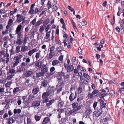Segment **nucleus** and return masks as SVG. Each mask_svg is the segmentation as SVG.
Segmentation results:
<instances>
[{"label":"nucleus","mask_w":124,"mask_h":124,"mask_svg":"<svg viewBox=\"0 0 124 124\" xmlns=\"http://www.w3.org/2000/svg\"><path fill=\"white\" fill-rule=\"evenodd\" d=\"M54 86H49L48 87L47 91L46 92L48 93V95H50L51 93H54Z\"/></svg>","instance_id":"6e6552de"},{"label":"nucleus","mask_w":124,"mask_h":124,"mask_svg":"<svg viewBox=\"0 0 124 124\" xmlns=\"http://www.w3.org/2000/svg\"><path fill=\"white\" fill-rule=\"evenodd\" d=\"M61 62H59L58 60L55 59L53 60L52 62V65L54 66H58L61 64Z\"/></svg>","instance_id":"0eeeda50"},{"label":"nucleus","mask_w":124,"mask_h":124,"mask_svg":"<svg viewBox=\"0 0 124 124\" xmlns=\"http://www.w3.org/2000/svg\"><path fill=\"white\" fill-rule=\"evenodd\" d=\"M78 109H73L70 110L68 113V116H70L71 115H72L73 114H74L75 115L76 113V112L78 111Z\"/></svg>","instance_id":"9d476101"},{"label":"nucleus","mask_w":124,"mask_h":124,"mask_svg":"<svg viewBox=\"0 0 124 124\" xmlns=\"http://www.w3.org/2000/svg\"><path fill=\"white\" fill-rule=\"evenodd\" d=\"M74 67L73 65H71L70 63V65H68L66 69V70L67 72L72 71L74 69Z\"/></svg>","instance_id":"ddd939ff"},{"label":"nucleus","mask_w":124,"mask_h":124,"mask_svg":"<svg viewBox=\"0 0 124 124\" xmlns=\"http://www.w3.org/2000/svg\"><path fill=\"white\" fill-rule=\"evenodd\" d=\"M20 90V89L19 87H16L14 88L13 90V93L14 94H16Z\"/></svg>","instance_id":"bb28decb"},{"label":"nucleus","mask_w":124,"mask_h":124,"mask_svg":"<svg viewBox=\"0 0 124 124\" xmlns=\"http://www.w3.org/2000/svg\"><path fill=\"white\" fill-rule=\"evenodd\" d=\"M46 102V106L47 107H49L53 102V101H43V103Z\"/></svg>","instance_id":"c85d7f7f"},{"label":"nucleus","mask_w":124,"mask_h":124,"mask_svg":"<svg viewBox=\"0 0 124 124\" xmlns=\"http://www.w3.org/2000/svg\"><path fill=\"white\" fill-rule=\"evenodd\" d=\"M42 62L41 61H38L36 62L35 64V67H40V68H41V67L42 66Z\"/></svg>","instance_id":"b1692460"},{"label":"nucleus","mask_w":124,"mask_h":124,"mask_svg":"<svg viewBox=\"0 0 124 124\" xmlns=\"http://www.w3.org/2000/svg\"><path fill=\"white\" fill-rule=\"evenodd\" d=\"M22 46L21 52H23L26 51L28 48L27 46Z\"/></svg>","instance_id":"cd10ccee"},{"label":"nucleus","mask_w":124,"mask_h":124,"mask_svg":"<svg viewBox=\"0 0 124 124\" xmlns=\"http://www.w3.org/2000/svg\"><path fill=\"white\" fill-rule=\"evenodd\" d=\"M41 118V117L38 115H35L34 116V118L36 121H39Z\"/></svg>","instance_id":"c03bdc74"},{"label":"nucleus","mask_w":124,"mask_h":124,"mask_svg":"<svg viewBox=\"0 0 124 124\" xmlns=\"http://www.w3.org/2000/svg\"><path fill=\"white\" fill-rule=\"evenodd\" d=\"M9 28L8 27V28H7V26L6 27V30L4 31H3L2 32V35H5L6 34L8 33V29H9Z\"/></svg>","instance_id":"4c0bfd02"},{"label":"nucleus","mask_w":124,"mask_h":124,"mask_svg":"<svg viewBox=\"0 0 124 124\" xmlns=\"http://www.w3.org/2000/svg\"><path fill=\"white\" fill-rule=\"evenodd\" d=\"M55 48V46H52L50 48L49 51L54 52V51Z\"/></svg>","instance_id":"052dcab7"},{"label":"nucleus","mask_w":124,"mask_h":124,"mask_svg":"<svg viewBox=\"0 0 124 124\" xmlns=\"http://www.w3.org/2000/svg\"><path fill=\"white\" fill-rule=\"evenodd\" d=\"M100 94L99 95V97L101 98H102L107 95V94L106 93H100Z\"/></svg>","instance_id":"ea45409f"},{"label":"nucleus","mask_w":124,"mask_h":124,"mask_svg":"<svg viewBox=\"0 0 124 124\" xmlns=\"http://www.w3.org/2000/svg\"><path fill=\"white\" fill-rule=\"evenodd\" d=\"M33 74V72L32 71H26L24 74L25 77H28L31 76Z\"/></svg>","instance_id":"4468645a"},{"label":"nucleus","mask_w":124,"mask_h":124,"mask_svg":"<svg viewBox=\"0 0 124 124\" xmlns=\"http://www.w3.org/2000/svg\"><path fill=\"white\" fill-rule=\"evenodd\" d=\"M30 10L29 12V13L30 15H32L34 13V11L33 8H30Z\"/></svg>","instance_id":"49530a36"},{"label":"nucleus","mask_w":124,"mask_h":124,"mask_svg":"<svg viewBox=\"0 0 124 124\" xmlns=\"http://www.w3.org/2000/svg\"><path fill=\"white\" fill-rule=\"evenodd\" d=\"M49 121L50 122L49 118L46 117L44 118L42 122V124H47Z\"/></svg>","instance_id":"aec40b11"},{"label":"nucleus","mask_w":124,"mask_h":124,"mask_svg":"<svg viewBox=\"0 0 124 124\" xmlns=\"http://www.w3.org/2000/svg\"><path fill=\"white\" fill-rule=\"evenodd\" d=\"M20 46H18L16 47L15 50V52L16 53H18L21 52L20 51Z\"/></svg>","instance_id":"f704fd0d"},{"label":"nucleus","mask_w":124,"mask_h":124,"mask_svg":"<svg viewBox=\"0 0 124 124\" xmlns=\"http://www.w3.org/2000/svg\"><path fill=\"white\" fill-rule=\"evenodd\" d=\"M6 52V54H3V57L1 58V59L2 62L4 63L6 62L7 63L9 61V54L7 53V51Z\"/></svg>","instance_id":"7ed1b4c3"},{"label":"nucleus","mask_w":124,"mask_h":124,"mask_svg":"<svg viewBox=\"0 0 124 124\" xmlns=\"http://www.w3.org/2000/svg\"><path fill=\"white\" fill-rule=\"evenodd\" d=\"M16 21L18 23H20L22 21L24 20L25 17L24 16L22 15V14H17L16 16Z\"/></svg>","instance_id":"20e7f679"},{"label":"nucleus","mask_w":124,"mask_h":124,"mask_svg":"<svg viewBox=\"0 0 124 124\" xmlns=\"http://www.w3.org/2000/svg\"><path fill=\"white\" fill-rule=\"evenodd\" d=\"M55 42L56 44L59 45H60L61 44V42L60 40H55Z\"/></svg>","instance_id":"e2e57ef3"},{"label":"nucleus","mask_w":124,"mask_h":124,"mask_svg":"<svg viewBox=\"0 0 124 124\" xmlns=\"http://www.w3.org/2000/svg\"><path fill=\"white\" fill-rule=\"evenodd\" d=\"M23 103H24L26 106L28 107L29 106L30 101H23Z\"/></svg>","instance_id":"de8ad7c7"},{"label":"nucleus","mask_w":124,"mask_h":124,"mask_svg":"<svg viewBox=\"0 0 124 124\" xmlns=\"http://www.w3.org/2000/svg\"><path fill=\"white\" fill-rule=\"evenodd\" d=\"M68 8L70 10L71 12H73V13L74 15L75 14V11L74 9L73 8H72L70 6H68Z\"/></svg>","instance_id":"a18cd8bd"},{"label":"nucleus","mask_w":124,"mask_h":124,"mask_svg":"<svg viewBox=\"0 0 124 124\" xmlns=\"http://www.w3.org/2000/svg\"><path fill=\"white\" fill-rule=\"evenodd\" d=\"M13 20L12 19H9L8 21V24L6 26L7 28H9L13 24Z\"/></svg>","instance_id":"6ab92c4d"},{"label":"nucleus","mask_w":124,"mask_h":124,"mask_svg":"<svg viewBox=\"0 0 124 124\" xmlns=\"http://www.w3.org/2000/svg\"><path fill=\"white\" fill-rule=\"evenodd\" d=\"M32 106L34 107H38L40 105V101H35L32 104Z\"/></svg>","instance_id":"393cba45"},{"label":"nucleus","mask_w":124,"mask_h":124,"mask_svg":"<svg viewBox=\"0 0 124 124\" xmlns=\"http://www.w3.org/2000/svg\"><path fill=\"white\" fill-rule=\"evenodd\" d=\"M99 92V91L96 89H95L92 92V94L93 95H94L95 94H96L98 93Z\"/></svg>","instance_id":"774afa93"},{"label":"nucleus","mask_w":124,"mask_h":124,"mask_svg":"<svg viewBox=\"0 0 124 124\" xmlns=\"http://www.w3.org/2000/svg\"><path fill=\"white\" fill-rule=\"evenodd\" d=\"M12 83V81L8 82L5 84V86L6 87H9Z\"/></svg>","instance_id":"e433bc0d"},{"label":"nucleus","mask_w":124,"mask_h":124,"mask_svg":"<svg viewBox=\"0 0 124 124\" xmlns=\"http://www.w3.org/2000/svg\"><path fill=\"white\" fill-rule=\"evenodd\" d=\"M16 34H17V39H21L23 37V35L22 34V33H20Z\"/></svg>","instance_id":"58836bf2"},{"label":"nucleus","mask_w":124,"mask_h":124,"mask_svg":"<svg viewBox=\"0 0 124 124\" xmlns=\"http://www.w3.org/2000/svg\"><path fill=\"white\" fill-rule=\"evenodd\" d=\"M68 118L67 117L64 118H62L61 121L62 123L64 124L65 123L66 121L67 120Z\"/></svg>","instance_id":"37998d69"},{"label":"nucleus","mask_w":124,"mask_h":124,"mask_svg":"<svg viewBox=\"0 0 124 124\" xmlns=\"http://www.w3.org/2000/svg\"><path fill=\"white\" fill-rule=\"evenodd\" d=\"M56 49L58 52H60L62 50V48L61 46H60L59 47H58Z\"/></svg>","instance_id":"4d7b16f0"},{"label":"nucleus","mask_w":124,"mask_h":124,"mask_svg":"<svg viewBox=\"0 0 124 124\" xmlns=\"http://www.w3.org/2000/svg\"><path fill=\"white\" fill-rule=\"evenodd\" d=\"M78 103H73L72 104V106L73 109H77L79 108V110L81 108V106H78Z\"/></svg>","instance_id":"9b49d317"},{"label":"nucleus","mask_w":124,"mask_h":124,"mask_svg":"<svg viewBox=\"0 0 124 124\" xmlns=\"http://www.w3.org/2000/svg\"><path fill=\"white\" fill-rule=\"evenodd\" d=\"M75 95L74 97V94L72 93H71L69 97V99L70 101H72L76 98L77 96L76 92H75Z\"/></svg>","instance_id":"a211bd4d"},{"label":"nucleus","mask_w":124,"mask_h":124,"mask_svg":"<svg viewBox=\"0 0 124 124\" xmlns=\"http://www.w3.org/2000/svg\"><path fill=\"white\" fill-rule=\"evenodd\" d=\"M43 20L42 19H40L37 21L35 25V26L36 27H38L39 26L43 23Z\"/></svg>","instance_id":"5701e85b"},{"label":"nucleus","mask_w":124,"mask_h":124,"mask_svg":"<svg viewBox=\"0 0 124 124\" xmlns=\"http://www.w3.org/2000/svg\"><path fill=\"white\" fill-rule=\"evenodd\" d=\"M13 47L12 46V48L10 50V52L11 53V54H15V53L14 51L13 50Z\"/></svg>","instance_id":"6e6d98bb"},{"label":"nucleus","mask_w":124,"mask_h":124,"mask_svg":"<svg viewBox=\"0 0 124 124\" xmlns=\"http://www.w3.org/2000/svg\"><path fill=\"white\" fill-rule=\"evenodd\" d=\"M15 70L14 69H10L9 71V73L11 74L14 73L15 72Z\"/></svg>","instance_id":"3c124183"},{"label":"nucleus","mask_w":124,"mask_h":124,"mask_svg":"<svg viewBox=\"0 0 124 124\" xmlns=\"http://www.w3.org/2000/svg\"><path fill=\"white\" fill-rule=\"evenodd\" d=\"M92 112L91 108L89 106H87L86 107V117H88L89 115Z\"/></svg>","instance_id":"1a4fd4ad"},{"label":"nucleus","mask_w":124,"mask_h":124,"mask_svg":"<svg viewBox=\"0 0 124 124\" xmlns=\"http://www.w3.org/2000/svg\"><path fill=\"white\" fill-rule=\"evenodd\" d=\"M49 68L46 66L45 64L44 65L41 70V72L36 73V76L37 78H39L44 76L45 74L48 72Z\"/></svg>","instance_id":"f257e3e1"},{"label":"nucleus","mask_w":124,"mask_h":124,"mask_svg":"<svg viewBox=\"0 0 124 124\" xmlns=\"http://www.w3.org/2000/svg\"><path fill=\"white\" fill-rule=\"evenodd\" d=\"M59 102L58 101V106L59 107H62V106L63 105L64 103L63 101H59Z\"/></svg>","instance_id":"603ef678"},{"label":"nucleus","mask_w":124,"mask_h":124,"mask_svg":"<svg viewBox=\"0 0 124 124\" xmlns=\"http://www.w3.org/2000/svg\"><path fill=\"white\" fill-rule=\"evenodd\" d=\"M7 123L8 124H12L14 123L15 121V120L11 117L7 118Z\"/></svg>","instance_id":"f3484780"},{"label":"nucleus","mask_w":124,"mask_h":124,"mask_svg":"<svg viewBox=\"0 0 124 124\" xmlns=\"http://www.w3.org/2000/svg\"><path fill=\"white\" fill-rule=\"evenodd\" d=\"M21 112V110L19 109H15L14 110V113L15 114L17 113L18 114L20 113Z\"/></svg>","instance_id":"7c9ffc66"},{"label":"nucleus","mask_w":124,"mask_h":124,"mask_svg":"<svg viewBox=\"0 0 124 124\" xmlns=\"http://www.w3.org/2000/svg\"><path fill=\"white\" fill-rule=\"evenodd\" d=\"M69 75L68 74H67L66 75H64L63 77L64 79H65L68 78H69Z\"/></svg>","instance_id":"0e129e2a"},{"label":"nucleus","mask_w":124,"mask_h":124,"mask_svg":"<svg viewBox=\"0 0 124 124\" xmlns=\"http://www.w3.org/2000/svg\"><path fill=\"white\" fill-rule=\"evenodd\" d=\"M102 111V108H100L99 110L94 112V114L95 116L98 117L101 115Z\"/></svg>","instance_id":"423d86ee"},{"label":"nucleus","mask_w":124,"mask_h":124,"mask_svg":"<svg viewBox=\"0 0 124 124\" xmlns=\"http://www.w3.org/2000/svg\"><path fill=\"white\" fill-rule=\"evenodd\" d=\"M35 97L34 96L31 94L29 95V96L28 97V100L29 101H31L33 100Z\"/></svg>","instance_id":"473e14b6"},{"label":"nucleus","mask_w":124,"mask_h":124,"mask_svg":"<svg viewBox=\"0 0 124 124\" xmlns=\"http://www.w3.org/2000/svg\"><path fill=\"white\" fill-rule=\"evenodd\" d=\"M53 11H56V10H57V7L56 6V5H55V4H54V5H53Z\"/></svg>","instance_id":"bf43d9fd"},{"label":"nucleus","mask_w":124,"mask_h":124,"mask_svg":"<svg viewBox=\"0 0 124 124\" xmlns=\"http://www.w3.org/2000/svg\"><path fill=\"white\" fill-rule=\"evenodd\" d=\"M51 3L50 1H48L47 3V8L48 9H49L51 8Z\"/></svg>","instance_id":"09e8293b"},{"label":"nucleus","mask_w":124,"mask_h":124,"mask_svg":"<svg viewBox=\"0 0 124 124\" xmlns=\"http://www.w3.org/2000/svg\"><path fill=\"white\" fill-rule=\"evenodd\" d=\"M36 19L35 18L33 19L32 21L31 22V23L33 25H34L36 23Z\"/></svg>","instance_id":"5fc2aeb1"},{"label":"nucleus","mask_w":124,"mask_h":124,"mask_svg":"<svg viewBox=\"0 0 124 124\" xmlns=\"http://www.w3.org/2000/svg\"><path fill=\"white\" fill-rule=\"evenodd\" d=\"M49 21L50 20L49 19H46L44 21L43 23V25L47 24L49 22Z\"/></svg>","instance_id":"c9c22d12"},{"label":"nucleus","mask_w":124,"mask_h":124,"mask_svg":"<svg viewBox=\"0 0 124 124\" xmlns=\"http://www.w3.org/2000/svg\"><path fill=\"white\" fill-rule=\"evenodd\" d=\"M50 95H48V93L46 92L43 93L42 95L43 101H48L49 100L48 96Z\"/></svg>","instance_id":"39448f33"},{"label":"nucleus","mask_w":124,"mask_h":124,"mask_svg":"<svg viewBox=\"0 0 124 124\" xmlns=\"http://www.w3.org/2000/svg\"><path fill=\"white\" fill-rule=\"evenodd\" d=\"M23 57V55L19 54L15 56L13 59L14 63L13 64V67H15L21 61V59Z\"/></svg>","instance_id":"f03ea898"},{"label":"nucleus","mask_w":124,"mask_h":124,"mask_svg":"<svg viewBox=\"0 0 124 124\" xmlns=\"http://www.w3.org/2000/svg\"><path fill=\"white\" fill-rule=\"evenodd\" d=\"M22 26H21V25H18L16 28V34H18L22 32H21L22 30Z\"/></svg>","instance_id":"2eb2a0df"},{"label":"nucleus","mask_w":124,"mask_h":124,"mask_svg":"<svg viewBox=\"0 0 124 124\" xmlns=\"http://www.w3.org/2000/svg\"><path fill=\"white\" fill-rule=\"evenodd\" d=\"M9 101H5V102H6V105L5 106V108L6 109H7L8 108L9 106Z\"/></svg>","instance_id":"8fccbe9b"},{"label":"nucleus","mask_w":124,"mask_h":124,"mask_svg":"<svg viewBox=\"0 0 124 124\" xmlns=\"http://www.w3.org/2000/svg\"><path fill=\"white\" fill-rule=\"evenodd\" d=\"M65 73L62 71L61 72H60L59 75L60 76L63 77H64V75H65Z\"/></svg>","instance_id":"69168bd1"},{"label":"nucleus","mask_w":124,"mask_h":124,"mask_svg":"<svg viewBox=\"0 0 124 124\" xmlns=\"http://www.w3.org/2000/svg\"><path fill=\"white\" fill-rule=\"evenodd\" d=\"M39 91V87H34L33 89L32 93L33 95H35L37 94Z\"/></svg>","instance_id":"dca6fc26"},{"label":"nucleus","mask_w":124,"mask_h":124,"mask_svg":"<svg viewBox=\"0 0 124 124\" xmlns=\"http://www.w3.org/2000/svg\"><path fill=\"white\" fill-rule=\"evenodd\" d=\"M55 53L54 52H50L48 57V59H50L52 58L55 55Z\"/></svg>","instance_id":"a878e982"},{"label":"nucleus","mask_w":124,"mask_h":124,"mask_svg":"<svg viewBox=\"0 0 124 124\" xmlns=\"http://www.w3.org/2000/svg\"><path fill=\"white\" fill-rule=\"evenodd\" d=\"M109 94L112 97H114L115 95V91L113 90H111Z\"/></svg>","instance_id":"79ce46f5"},{"label":"nucleus","mask_w":124,"mask_h":124,"mask_svg":"<svg viewBox=\"0 0 124 124\" xmlns=\"http://www.w3.org/2000/svg\"><path fill=\"white\" fill-rule=\"evenodd\" d=\"M40 53H37L35 56L36 60H37L40 57Z\"/></svg>","instance_id":"13d9d810"},{"label":"nucleus","mask_w":124,"mask_h":124,"mask_svg":"<svg viewBox=\"0 0 124 124\" xmlns=\"http://www.w3.org/2000/svg\"><path fill=\"white\" fill-rule=\"evenodd\" d=\"M77 92L78 94H80L82 92V87L81 86H79L77 90Z\"/></svg>","instance_id":"2f4dec72"},{"label":"nucleus","mask_w":124,"mask_h":124,"mask_svg":"<svg viewBox=\"0 0 124 124\" xmlns=\"http://www.w3.org/2000/svg\"><path fill=\"white\" fill-rule=\"evenodd\" d=\"M83 76H81V75H80V80L82 81L81 83L83 84H85V79L84 78H85V73H84L83 74Z\"/></svg>","instance_id":"412c9836"},{"label":"nucleus","mask_w":124,"mask_h":124,"mask_svg":"<svg viewBox=\"0 0 124 124\" xmlns=\"http://www.w3.org/2000/svg\"><path fill=\"white\" fill-rule=\"evenodd\" d=\"M27 65V64L26 62L25 63L24 62H23L20 65V66L22 67L25 66H26Z\"/></svg>","instance_id":"338daca9"},{"label":"nucleus","mask_w":124,"mask_h":124,"mask_svg":"<svg viewBox=\"0 0 124 124\" xmlns=\"http://www.w3.org/2000/svg\"><path fill=\"white\" fill-rule=\"evenodd\" d=\"M48 83L47 80H44L41 82L40 87H46Z\"/></svg>","instance_id":"f8f14e48"},{"label":"nucleus","mask_w":124,"mask_h":124,"mask_svg":"<svg viewBox=\"0 0 124 124\" xmlns=\"http://www.w3.org/2000/svg\"><path fill=\"white\" fill-rule=\"evenodd\" d=\"M4 89L5 88L4 87L0 88V94H2L4 93Z\"/></svg>","instance_id":"864d4df0"},{"label":"nucleus","mask_w":124,"mask_h":124,"mask_svg":"<svg viewBox=\"0 0 124 124\" xmlns=\"http://www.w3.org/2000/svg\"><path fill=\"white\" fill-rule=\"evenodd\" d=\"M37 51V49L36 48H34L30 50L28 52V54L29 56H31V55L33 54L34 52H35Z\"/></svg>","instance_id":"4be33fe9"},{"label":"nucleus","mask_w":124,"mask_h":124,"mask_svg":"<svg viewBox=\"0 0 124 124\" xmlns=\"http://www.w3.org/2000/svg\"><path fill=\"white\" fill-rule=\"evenodd\" d=\"M86 79H87L86 80V82H88V81L90 79V77L86 73Z\"/></svg>","instance_id":"680f3d73"},{"label":"nucleus","mask_w":124,"mask_h":124,"mask_svg":"<svg viewBox=\"0 0 124 124\" xmlns=\"http://www.w3.org/2000/svg\"><path fill=\"white\" fill-rule=\"evenodd\" d=\"M28 38V37L26 36H25L24 39L23 41V46H25L26 44L27 43V41Z\"/></svg>","instance_id":"c756f323"},{"label":"nucleus","mask_w":124,"mask_h":124,"mask_svg":"<svg viewBox=\"0 0 124 124\" xmlns=\"http://www.w3.org/2000/svg\"><path fill=\"white\" fill-rule=\"evenodd\" d=\"M25 70V69L24 67L20 66L18 69V71L19 72H23Z\"/></svg>","instance_id":"72a5a7b5"},{"label":"nucleus","mask_w":124,"mask_h":124,"mask_svg":"<svg viewBox=\"0 0 124 124\" xmlns=\"http://www.w3.org/2000/svg\"><path fill=\"white\" fill-rule=\"evenodd\" d=\"M22 41L21 39H17V40L16 42L17 44L19 45L21 44L22 43Z\"/></svg>","instance_id":"a19ab883"}]
</instances>
